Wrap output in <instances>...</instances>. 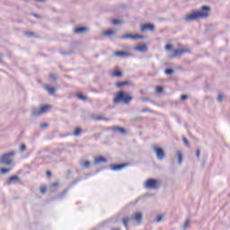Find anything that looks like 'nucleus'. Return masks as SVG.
Masks as SVG:
<instances>
[{
  "label": "nucleus",
  "mask_w": 230,
  "mask_h": 230,
  "mask_svg": "<svg viewBox=\"0 0 230 230\" xmlns=\"http://www.w3.org/2000/svg\"><path fill=\"white\" fill-rule=\"evenodd\" d=\"M209 13H211V7L203 5L199 11H195L190 14L185 15L184 21L190 22V21H197V19H206L209 17Z\"/></svg>",
  "instance_id": "obj_1"
},
{
  "label": "nucleus",
  "mask_w": 230,
  "mask_h": 230,
  "mask_svg": "<svg viewBox=\"0 0 230 230\" xmlns=\"http://www.w3.org/2000/svg\"><path fill=\"white\" fill-rule=\"evenodd\" d=\"M131 220H135V222H137L138 224H141V220H143V214L140 212H137L132 215L131 218L128 217H125L122 219V224L126 229H128V222Z\"/></svg>",
  "instance_id": "obj_2"
},
{
  "label": "nucleus",
  "mask_w": 230,
  "mask_h": 230,
  "mask_svg": "<svg viewBox=\"0 0 230 230\" xmlns=\"http://www.w3.org/2000/svg\"><path fill=\"white\" fill-rule=\"evenodd\" d=\"M13 157H15V151H11L0 156V164H4L5 166H10L13 162Z\"/></svg>",
  "instance_id": "obj_3"
},
{
  "label": "nucleus",
  "mask_w": 230,
  "mask_h": 230,
  "mask_svg": "<svg viewBox=\"0 0 230 230\" xmlns=\"http://www.w3.org/2000/svg\"><path fill=\"white\" fill-rule=\"evenodd\" d=\"M131 101V96L125 93L124 92H119L116 94L115 98L113 99V103H121V102H123L124 103H130Z\"/></svg>",
  "instance_id": "obj_4"
},
{
  "label": "nucleus",
  "mask_w": 230,
  "mask_h": 230,
  "mask_svg": "<svg viewBox=\"0 0 230 230\" xmlns=\"http://www.w3.org/2000/svg\"><path fill=\"white\" fill-rule=\"evenodd\" d=\"M144 188L146 190H157L159 188V181H157V180L149 179L144 184Z\"/></svg>",
  "instance_id": "obj_5"
},
{
  "label": "nucleus",
  "mask_w": 230,
  "mask_h": 230,
  "mask_svg": "<svg viewBox=\"0 0 230 230\" xmlns=\"http://www.w3.org/2000/svg\"><path fill=\"white\" fill-rule=\"evenodd\" d=\"M154 152L156 154V158L158 159V161H163V159H164L165 157V154H164V150H163V148L158 147L157 146H155L153 147Z\"/></svg>",
  "instance_id": "obj_6"
},
{
  "label": "nucleus",
  "mask_w": 230,
  "mask_h": 230,
  "mask_svg": "<svg viewBox=\"0 0 230 230\" xmlns=\"http://www.w3.org/2000/svg\"><path fill=\"white\" fill-rule=\"evenodd\" d=\"M155 30V26L152 23H146L144 25H141L140 31H154Z\"/></svg>",
  "instance_id": "obj_7"
},
{
  "label": "nucleus",
  "mask_w": 230,
  "mask_h": 230,
  "mask_svg": "<svg viewBox=\"0 0 230 230\" xmlns=\"http://www.w3.org/2000/svg\"><path fill=\"white\" fill-rule=\"evenodd\" d=\"M127 166H128L127 164H114L111 166V170L119 172V170H123V168H127Z\"/></svg>",
  "instance_id": "obj_8"
},
{
  "label": "nucleus",
  "mask_w": 230,
  "mask_h": 230,
  "mask_svg": "<svg viewBox=\"0 0 230 230\" xmlns=\"http://www.w3.org/2000/svg\"><path fill=\"white\" fill-rule=\"evenodd\" d=\"M134 50L138 51L139 53H146V51H148V47H146V44H142L135 47Z\"/></svg>",
  "instance_id": "obj_9"
},
{
  "label": "nucleus",
  "mask_w": 230,
  "mask_h": 230,
  "mask_svg": "<svg viewBox=\"0 0 230 230\" xmlns=\"http://www.w3.org/2000/svg\"><path fill=\"white\" fill-rule=\"evenodd\" d=\"M188 49H175L173 51V54H172V57L175 58V57H181V55H184V53H188Z\"/></svg>",
  "instance_id": "obj_10"
},
{
  "label": "nucleus",
  "mask_w": 230,
  "mask_h": 230,
  "mask_svg": "<svg viewBox=\"0 0 230 230\" xmlns=\"http://www.w3.org/2000/svg\"><path fill=\"white\" fill-rule=\"evenodd\" d=\"M111 130H112L113 132H119V134H127V130H125L124 128H120L118 126L111 127Z\"/></svg>",
  "instance_id": "obj_11"
},
{
  "label": "nucleus",
  "mask_w": 230,
  "mask_h": 230,
  "mask_svg": "<svg viewBox=\"0 0 230 230\" xmlns=\"http://www.w3.org/2000/svg\"><path fill=\"white\" fill-rule=\"evenodd\" d=\"M114 57H121L123 58L125 57H130V54L125 51H115Z\"/></svg>",
  "instance_id": "obj_12"
},
{
  "label": "nucleus",
  "mask_w": 230,
  "mask_h": 230,
  "mask_svg": "<svg viewBox=\"0 0 230 230\" xmlns=\"http://www.w3.org/2000/svg\"><path fill=\"white\" fill-rule=\"evenodd\" d=\"M102 163H107V160L105 157L103 156H99L97 158L94 159V164H100Z\"/></svg>",
  "instance_id": "obj_13"
},
{
  "label": "nucleus",
  "mask_w": 230,
  "mask_h": 230,
  "mask_svg": "<svg viewBox=\"0 0 230 230\" xmlns=\"http://www.w3.org/2000/svg\"><path fill=\"white\" fill-rule=\"evenodd\" d=\"M49 109H51V106H49V105L41 106L40 108V112L41 114H46V112H48V111H49Z\"/></svg>",
  "instance_id": "obj_14"
},
{
  "label": "nucleus",
  "mask_w": 230,
  "mask_h": 230,
  "mask_svg": "<svg viewBox=\"0 0 230 230\" xmlns=\"http://www.w3.org/2000/svg\"><path fill=\"white\" fill-rule=\"evenodd\" d=\"M84 31H87V27H77L74 29L75 33H84Z\"/></svg>",
  "instance_id": "obj_15"
},
{
  "label": "nucleus",
  "mask_w": 230,
  "mask_h": 230,
  "mask_svg": "<svg viewBox=\"0 0 230 230\" xmlns=\"http://www.w3.org/2000/svg\"><path fill=\"white\" fill-rule=\"evenodd\" d=\"M120 39H122V40H125V39L136 40V34L127 33V34H124V35L120 36Z\"/></svg>",
  "instance_id": "obj_16"
},
{
  "label": "nucleus",
  "mask_w": 230,
  "mask_h": 230,
  "mask_svg": "<svg viewBox=\"0 0 230 230\" xmlns=\"http://www.w3.org/2000/svg\"><path fill=\"white\" fill-rule=\"evenodd\" d=\"M80 166H82L83 168H89L91 166V162L85 160V161H81L80 162Z\"/></svg>",
  "instance_id": "obj_17"
},
{
  "label": "nucleus",
  "mask_w": 230,
  "mask_h": 230,
  "mask_svg": "<svg viewBox=\"0 0 230 230\" xmlns=\"http://www.w3.org/2000/svg\"><path fill=\"white\" fill-rule=\"evenodd\" d=\"M14 181H19V176H11L7 180V185L10 186Z\"/></svg>",
  "instance_id": "obj_18"
},
{
  "label": "nucleus",
  "mask_w": 230,
  "mask_h": 230,
  "mask_svg": "<svg viewBox=\"0 0 230 230\" xmlns=\"http://www.w3.org/2000/svg\"><path fill=\"white\" fill-rule=\"evenodd\" d=\"M40 115H42V113L40 112V109H33L31 111V116L37 117Z\"/></svg>",
  "instance_id": "obj_19"
},
{
  "label": "nucleus",
  "mask_w": 230,
  "mask_h": 230,
  "mask_svg": "<svg viewBox=\"0 0 230 230\" xmlns=\"http://www.w3.org/2000/svg\"><path fill=\"white\" fill-rule=\"evenodd\" d=\"M176 156L178 157V164H182V153L181 151H177Z\"/></svg>",
  "instance_id": "obj_20"
},
{
  "label": "nucleus",
  "mask_w": 230,
  "mask_h": 230,
  "mask_svg": "<svg viewBox=\"0 0 230 230\" xmlns=\"http://www.w3.org/2000/svg\"><path fill=\"white\" fill-rule=\"evenodd\" d=\"M128 84L129 83L128 81L119 82L116 84V87L119 89L121 87H124V85H128Z\"/></svg>",
  "instance_id": "obj_21"
},
{
  "label": "nucleus",
  "mask_w": 230,
  "mask_h": 230,
  "mask_svg": "<svg viewBox=\"0 0 230 230\" xmlns=\"http://www.w3.org/2000/svg\"><path fill=\"white\" fill-rule=\"evenodd\" d=\"M114 33H116V31H114L112 30H108L106 31H103L102 35H104L106 37H111V35H114Z\"/></svg>",
  "instance_id": "obj_22"
},
{
  "label": "nucleus",
  "mask_w": 230,
  "mask_h": 230,
  "mask_svg": "<svg viewBox=\"0 0 230 230\" xmlns=\"http://www.w3.org/2000/svg\"><path fill=\"white\" fill-rule=\"evenodd\" d=\"M82 134V128H75V132L71 134V136L78 137Z\"/></svg>",
  "instance_id": "obj_23"
},
{
  "label": "nucleus",
  "mask_w": 230,
  "mask_h": 230,
  "mask_svg": "<svg viewBox=\"0 0 230 230\" xmlns=\"http://www.w3.org/2000/svg\"><path fill=\"white\" fill-rule=\"evenodd\" d=\"M111 76H116V77L123 76V73H121V71L119 70H115L111 74Z\"/></svg>",
  "instance_id": "obj_24"
},
{
  "label": "nucleus",
  "mask_w": 230,
  "mask_h": 230,
  "mask_svg": "<svg viewBox=\"0 0 230 230\" xmlns=\"http://www.w3.org/2000/svg\"><path fill=\"white\" fill-rule=\"evenodd\" d=\"M45 89L48 91V93H49V94H55L56 90L54 87L47 86V87H45Z\"/></svg>",
  "instance_id": "obj_25"
},
{
  "label": "nucleus",
  "mask_w": 230,
  "mask_h": 230,
  "mask_svg": "<svg viewBox=\"0 0 230 230\" xmlns=\"http://www.w3.org/2000/svg\"><path fill=\"white\" fill-rule=\"evenodd\" d=\"M102 119H105V121H109V119H104L103 116H102V115H97L95 117L96 121H102Z\"/></svg>",
  "instance_id": "obj_26"
},
{
  "label": "nucleus",
  "mask_w": 230,
  "mask_h": 230,
  "mask_svg": "<svg viewBox=\"0 0 230 230\" xmlns=\"http://www.w3.org/2000/svg\"><path fill=\"white\" fill-rule=\"evenodd\" d=\"M76 97L79 100H83L84 102H85V100H87V97H85L84 95H83L82 93H76Z\"/></svg>",
  "instance_id": "obj_27"
},
{
  "label": "nucleus",
  "mask_w": 230,
  "mask_h": 230,
  "mask_svg": "<svg viewBox=\"0 0 230 230\" xmlns=\"http://www.w3.org/2000/svg\"><path fill=\"white\" fill-rule=\"evenodd\" d=\"M111 23L114 25V26H118V24H121V20H119V19H115L111 22Z\"/></svg>",
  "instance_id": "obj_28"
},
{
  "label": "nucleus",
  "mask_w": 230,
  "mask_h": 230,
  "mask_svg": "<svg viewBox=\"0 0 230 230\" xmlns=\"http://www.w3.org/2000/svg\"><path fill=\"white\" fill-rule=\"evenodd\" d=\"M191 222L190 221V219H187L183 225V229H188V227H190V224Z\"/></svg>",
  "instance_id": "obj_29"
},
{
  "label": "nucleus",
  "mask_w": 230,
  "mask_h": 230,
  "mask_svg": "<svg viewBox=\"0 0 230 230\" xmlns=\"http://www.w3.org/2000/svg\"><path fill=\"white\" fill-rule=\"evenodd\" d=\"M217 102L219 103H222V102H224V95L222 93H219L217 96Z\"/></svg>",
  "instance_id": "obj_30"
},
{
  "label": "nucleus",
  "mask_w": 230,
  "mask_h": 230,
  "mask_svg": "<svg viewBox=\"0 0 230 230\" xmlns=\"http://www.w3.org/2000/svg\"><path fill=\"white\" fill-rule=\"evenodd\" d=\"M182 141L186 146H190V141L185 137H182Z\"/></svg>",
  "instance_id": "obj_31"
},
{
  "label": "nucleus",
  "mask_w": 230,
  "mask_h": 230,
  "mask_svg": "<svg viewBox=\"0 0 230 230\" xmlns=\"http://www.w3.org/2000/svg\"><path fill=\"white\" fill-rule=\"evenodd\" d=\"M165 75H173V69H172V68L166 69Z\"/></svg>",
  "instance_id": "obj_32"
},
{
  "label": "nucleus",
  "mask_w": 230,
  "mask_h": 230,
  "mask_svg": "<svg viewBox=\"0 0 230 230\" xmlns=\"http://www.w3.org/2000/svg\"><path fill=\"white\" fill-rule=\"evenodd\" d=\"M173 48V46L172 45V44H167V45H165V49L167 50V51H170V49H172Z\"/></svg>",
  "instance_id": "obj_33"
},
{
  "label": "nucleus",
  "mask_w": 230,
  "mask_h": 230,
  "mask_svg": "<svg viewBox=\"0 0 230 230\" xmlns=\"http://www.w3.org/2000/svg\"><path fill=\"white\" fill-rule=\"evenodd\" d=\"M8 172H10V169H8V168H2L1 169V173H8Z\"/></svg>",
  "instance_id": "obj_34"
},
{
  "label": "nucleus",
  "mask_w": 230,
  "mask_h": 230,
  "mask_svg": "<svg viewBox=\"0 0 230 230\" xmlns=\"http://www.w3.org/2000/svg\"><path fill=\"white\" fill-rule=\"evenodd\" d=\"M46 186H43V187H40V193H42V195H44V193H46Z\"/></svg>",
  "instance_id": "obj_35"
},
{
  "label": "nucleus",
  "mask_w": 230,
  "mask_h": 230,
  "mask_svg": "<svg viewBox=\"0 0 230 230\" xmlns=\"http://www.w3.org/2000/svg\"><path fill=\"white\" fill-rule=\"evenodd\" d=\"M163 90H164V88H163V86H158V87H156V89H155V91H156V93H163Z\"/></svg>",
  "instance_id": "obj_36"
},
{
  "label": "nucleus",
  "mask_w": 230,
  "mask_h": 230,
  "mask_svg": "<svg viewBox=\"0 0 230 230\" xmlns=\"http://www.w3.org/2000/svg\"><path fill=\"white\" fill-rule=\"evenodd\" d=\"M48 127H49V125L48 123H42L40 124V128H48Z\"/></svg>",
  "instance_id": "obj_37"
},
{
  "label": "nucleus",
  "mask_w": 230,
  "mask_h": 230,
  "mask_svg": "<svg viewBox=\"0 0 230 230\" xmlns=\"http://www.w3.org/2000/svg\"><path fill=\"white\" fill-rule=\"evenodd\" d=\"M25 35L27 37H33L35 34L33 32H31V31H27V32H25Z\"/></svg>",
  "instance_id": "obj_38"
},
{
  "label": "nucleus",
  "mask_w": 230,
  "mask_h": 230,
  "mask_svg": "<svg viewBox=\"0 0 230 230\" xmlns=\"http://www.w3.org/2000/svg\"><path fill=\"white\" fill-rule=\"evenodd\" d=\"M26 150V145L22 144L20 147V152H24Z\"/></svg>",
  "instance_id": "obj_39"
},
{
  "label": "nucleus",
  "mask_w": 230,
  "mask_h": 230,
  "mask_svg": "<svg viewBox=\"0 0 230 230\" xmlns=\"http://www.w3.org/2000/svg\"><path fill=\"white\" fill-rule=\"evenodd\" d=\"M82 181V178H78L75 181H72V186H75L77 182H80Z\"/></svg>",
  "instance_id": "obj_40"
},
{
  "label": "nucleus",
  "mask_w": 230,
  "mask_h": 230,
  "mask_svg": "<svg viewBox=\"0 0 230 230\" xmlns=\"http://www.w3.org/2000/svg\"><path fill=\"white\" fill-rule=\"evenodd\" d=\"M49 78H51V80H57V75H55V74H50V75H49Z\"/></svg>",
  "instance_id": "obj_41"
},
{
  "label": "nucleus",
  "mask_w": 230,
  "mask_h": 230,
  "mask_svg": "<svg viewBox=\"0 0 230 230\" xmlns=\"http://www.w3.org/2000/svg\"><path fill=\"white\" fill-rule=\"evenodd\" d=\"M196 155L198 159H200V149L196 150Z\"/></svg>",
  "instance_id": "obj_42"
},
{
  "label": "nucleus",
  "mask_w": 230,
  "mask_h": 230,
  "mask_svg": "<svg viewBox=\"0 0 230 230\" xmlns=\"http://www.w3.org/2000/svg\"><path fill=\"white\" fill-rule=\"evenodd\" d=\"M135 39H145V36L139 35V34H135Z\"/></svg>",
  "instance_id": "obj_43"
},
{
  "label": "nucleus",
  "mask_w": 230,
  "mask_h": 230,
  "mask_svg": "<svg viewBox=\"0 0 230 230\" xmlns=\"http://www.w3.org/2000/svg\"><path fill=\"white\" fill-rule=\"evenodd\" d=\"M181 102H184L185 100H188V95H181Z\"/></svg>",
  "instance_id": "obj_44"
},
{
  "label": "nucleus",
  "mask_w": 230,
  "mask_h": 230,
  "mask_svg": "<svg viewBox=\"0 0 230 230\" xmlns=\"http://www.w3.org/2000/svg\"><path fill=\"white\" fill-rule=\"evenodd\" d=\"M161 220H163V217L157 216L156 222H161Z\"/></svg>",
  "instance_id": "obj_45"
},
{
  "label": "nucleus",
  "mask_w": 230,
  "mask_h": 230,
  "mask_svg": "<svg viewBox=\"0 0 230 230\" xmlns=\"http://www.w3.org/2000/svg\"><path fill=\"white\" fill-rule=\"evenodd\" d=\"M50 186H51V188H57V186H58V183L54 182Z\"/></svg>",
  "instance_id": "obj_46"
},
{
  "label": "nucleus",
  "mask_w": 230,
  "mask_h": 230,
  "mask_svg": "<svg viewBox=\"0 0 230 230\" xmlns=\"http://www.w3.org/2000/svg\"><path fill=\"white\" fill-rule=\"evenodd\" d=\"M47 176H48V177H51V172L47 171Z\"/></svg>",
  "instance_id": "obj_47"
},
{
  "label": "nucleus",
  "mask_w": 230,
  "mask_h": 230,
  "mask_svg": "<svg viewBox=\"0 0 230 230\" xmlns=\"http://www.w3.org/2000/svg\"><path fill=\"white\" fill-rule=\"evenodd\" d=\"M33 15V17H36L37 19H39V18H40V16H39V14H32Z\"/></svg>",
  "instance_id": "obj_48"
},
{
  "label": "nucleus",
  "mask_w": 230,
  "mask_h": 230,
  "mask_svg": "<svg viewBox=\"0 0 230 230\" xmlns=\"http://www.w3.org/2000/svg\"><path fill=\"white\" fill-rule=\"evenodd\" d=\"M141 112H148V109H143Z\"/></svg>",
  "instance_id": "obj_49"
},
{
  "label": "nucleus",
  "mask_w": 230,
  "mask_h": 230,
  "mask_svg": "<svg viewBox=\"0 0 230 230\" xmlns=\"http://www.w3.org/2000/svg\"><path fill=\"white\" fill-rule=\"evenodd\" d=\"M37 1L38 3H44L46 0H35Z\"/></svg>",
  "instance_id": "obj_50"
},
{
  "label": "nucleus",
  "mask_w": 230,
  "mask_h": 230,
  "mask_svg": "<svg viewBox=\"0 0 230 230\" xmlns=\"http://www.w3.org/2000/svg\"><path fill=\"white\" fill-rule=\"evenodd\" d=\"M111 230H119V228H111Z\"/></svg>",
  "instance_id": "obj_51"
},
{
  "label": "nucleus",
  "mask_w": 230,
  "mask_h": 230,
  "mask_svg": "<svg viewBox=\"0 0 230 230\" xmlns=\"http://www.w3.org/2000/svg\"><path fill=\"white\" fill-rule=\"evenodd\" d=\"M65 193H67V190H65Z\"/></svg>",
  "instance_id": "obj_52"
}]
</instances>
